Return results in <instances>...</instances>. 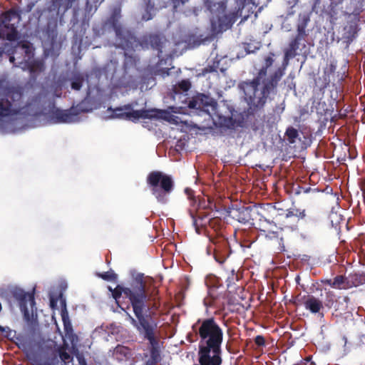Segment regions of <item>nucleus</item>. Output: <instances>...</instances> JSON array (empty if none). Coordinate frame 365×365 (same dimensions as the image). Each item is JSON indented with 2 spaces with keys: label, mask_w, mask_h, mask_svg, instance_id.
<instances>
[{
  "label": "nucleus",
  "mask_w": 365,
  "mask_h": 365,
  "mask_svg": "<svg viewBox=\"0 0 365 365\" xmlns=\"http://www.w3.org/2000/svg\"><path fill=\"white\" fill-rule=\"evenodd\" d=\"M115 353L127 357L130 354V349L126 346L118 345L115 349Z\"/></svg>",
  "instance_id": "37"
},
{
  "label": "nucleus",
  "mask_w": 365,
  "mask_h": 365,
  "mask_svg": "<svg viewBox=\"0 0 365 365\" xmlns=\"http://www.w3.org/2000/svg\"><path fill=\"white\" fill-rule=\"evenodd\" d=\"M146 182L158 202L165 204L175 186L172 177L161 171L155 170L148 175Z\"/></svg>",
  "instance_id": "7"
},
{
  "label": "nucleus",
  "mask_w": 365,
  "mask_h": 365,
  "mask_svg": "<svg viewBox=\"0 0 365 365\" xmlns=\"http://www.w3.org/2000/svg\"><path fill=\"white\" fill-rule=\"evenodd\" d=\"M73 108L68 110H62L53 107L49 112V118L54 123H67L74 120L77 113L72 112Z\"/></svg>",
  "instance_id": "16"
},
{
  "label": "nucleus",
  "mask_w": 365,
  "mask_h": 365,
  "mask_svg": "<svg viewBox=\"0 0 365 365\" xmlns=\"http://www.w3.org/2000/svg\"><path fill=\"white\" fill-rule=\"evenodd\" d=\"M300 42L293 38L289 43L288 47L284 50V57L283 65H287L289 59L294 58L297 55V51L299 48Z\"/></svg>",
  "instance_id": "22"
},
{
  "label": "nucleus",
  "mask_w": 365,
  "mask_h": 365,
  "mask_svg": "<svg viewBox=\"0 0 365 365\" xmlns=\"http://www.w3.org/2000/svg\"><path fill=\"white\" fill-rule=\"evenodd\" d=\"M199 205L193 208H189L188 212L192 220V225L197 233L200 232V229L205 227L210 221L209 215L202 211L198 210Z\"/></svg>",
  "instance_id": "18"
},
{
  "label": "nucleus",
  "mask_w": 365,
  "mask_h": 365,
  "mask_svg": "<svg viewBox=\"0 0 365 365\" xmlns=\"http://www.w3.org/2000/svg\"><path fill=\"white\" fill-rule=\"evenodd\" d=\"M283 215H284L286 218L296 217L298 220H303L304 222L312 220V217L307 215L306 210H300L297 207H290L286 210Z\"/></svg>",
  "instance_id": "21"
},
{
  "label": "nucleus",
  "mask_w": 365,
  "mask_h": 365,
  "mask_svg": "<svg viewBox=\"0 0 365 365\" xmlns=\"http://www.w3.org/2000/svg\"><path fill=\"white\" fill-rule=\"evenodd\" d=\"M264 58V65L259 70L252 80L241 81L238 88L244 93L245 101L247 104L248 115H255L261 112L271 93H274L279 81L284 74V67L278 68L269 77L267 70L274 63L273 53Z\"/></svg>",
  "instance_id": "1"
},
{
  "label": "nucleus",
  "mask_w": 365,
  "mask_h": 365,
  "mask_svg": "<svg viewBox=\"0 0 365 365\" xmlns=\"http://www.w3.org/2000/svg\"><path fill=\"white\" fill-rule=\"evenodd\" d=\"M365 284V275L358 273H351L346 276V287L348 289Z\"/></svg>",
  "instance_id": "24"
},
{
  "label": "nucleus",
  "mask_w": 365,
  "mask_h": 365,
  "mask_svg": "<svg viewBox=\"0 0 365 365\" xmlns=\"http://www.w3.org/2000/svg\"><path fill=\"white\" fill-rule=\"evenodd\" d=\"M215 71L214 66H208L203 69V73H211Z\"/></svg>",
  "instance_id": "46"
},
{
  "label": "nucleus",
  "mask_w": 365,
  "mask_h": 365,
  "mask_svg": "<svg viewBox=\"0 0 365 365\" xmlns=\"http://www.w3.org/2000/svg\"><path fill=\"white\" fill-rule=\"evenodd\" d=\"M198 361L199 364L195 365H221L222 359L221 356H211L210 353L198 349Z\"/></svg>",
  "instance_id": "19"
},
{
  "label": "nucleus",
  "mask_w": 365,
  "mask_h": 365,
  "mask_svg": "<svg viewBox=\"0 0 365 365\" xmlns=\"http://www.w3.org/2000/svg\"><path fill=\"white\" fill-rule=\"evenodd\" d=\"M338 298L335 293L331 290L325 292V301L324 302V309L326 307L329 309L334 308Z\"/></svg>",
  "instance_id": "26"
},
{
  "label": "nucleus",
  "mask_w": 365,
  "mask_h": 365,
  "mask_svg": "<svg viewBox=\"0 0 365 365\" xmlns=\"http://www.w3.org/2000/svg\"><path fill=\"white\" fill-rule=\"evenodd\" d=\"M285 137L289 144H294L299 137V132L294 127L289 126L285 131Z\"/></svg>",
  "instance_id": "30"
},
{
  "label": "nucleus",
  "mask_w": 365,
  "mask_h": 365,
  "mask_svg": "<svg viewBox=\"0 0 365 365\" xmlns=\"http://www.w3.org/2000/svg\"><path fill=\"white\" fill-rule=\"evenodd\" d=\"M17 365H23V364H17Z\"/></svg>",
  "instance_id": "52"
},
{
  "label": "nucleus",
  "mask_w": 365,
  "mask_h": 365,
  "mask_svg": "<svg viewBox=\"0 0 365 365\" xmlns=\"http://www.w3.org/2000/svg\"><path fill=\"white\" fill-rule=\"evenodd\" d=\"M104 0H96V2L100 1V4L103 2Z\"/></svg>",
  "instance_id": "50"
},
{
  "label": "nucleus",
  "mask_w": 365,
  "mask_h": 365,
  "mask_svg": "<svg viewBox=\"0 0 365 365\" xmlns=\"http://www.w3.org/2000/svg\"><path fill=\"white\" fill-rule=\"evenodd\" d=\"M9 61H10L11 63H14V62H15V58H14V56H11L9 57Z\"/></svg>",
  "instance_id": "47"
},
{
  "label": "nucleus",
  "mask_w": 365,
  "mask_h": 365,
  "mask_svg": "<svg viewBox=\"0 0 365 365\" xmlns=\"http://www.w3.org/2000/svg\"><path fill=\"white\" fill-rule=\"evenodd\" d=\"M294 365H316V364L311 360V358L308 357Z\"/></svg>",
  "instance_id": "43"
},
{
  "label": "nucleus",
  "mask_w": 365,
  "mask_h": 365,
  "mask_svg": "<svg viewBox=\"0 0 365 365\" xmlns=\"http://www.w3.org/2000/svg\"><path fill=\"white\" fill-rule=\"evenodd\" d=\"M205 304L207 307H219V305L217 304L216 299L211 296V299L208 301H205Z\"/></svg>",
  "instance_id": "42"
},
{
  "label": "nucleus",
  "mask_w": 365,
  "mask_h": 365,
  "mask_svg": "<svg viewBox=\"0 0 365 365\" xmlns=\"http://www.w3.org/2000/svg\"><path fill=\"white\" fill-rule=\"evenodd\" d=\"M311 191H314V190L312 189L310 187H302L299 185H294L292 188V192L296 195H300V194H307L310 192Z\"/></svg>",
  "instance_id": "33"
},
{
  "label": "nucleus",
  "mask_w": 365,
  "mask_h": 365,
  "mask_svg": "<svg viewBox=\"0 0 365 365\" xmlns=\"http://www.w3.org/2000/svg\"><path fill=\"white\" fill-rule=\"evenodd\" d=\"M255 343L256 344L257 346H263L265 345V339L263 336L262 335H257L255 338Z\"/></svg>",
  "instance_id": "39"
},
{
  "label": "nucleus",
  "mask_w": 365,
  "mask_h": 365,
  "mask_svg": "<svg viewBox=\"0 0 365 365\" xmlns=\"http://www.w3.org/2000/svg\"><path fill=\"white\" fill-rule=\"evenodd\" d=\"M237 215H236L237 220L241 223H248L251 220L250 210L249 207H242L238 210Z\"/></svg>",
  "instance_id": "27"
},
{
  "label": "nucleus",
  "mask_w": 365,
  "mask_h": 365,
  "mask_svg": "<svg viewBox=\"0 0 365 365\" xmlns=\"http://www.w3.org/2000/svg\"><path fill=\"white\" fill-rule=\"evenodd\" d=\"M309 20H310L309 16L308 15L304 14L302 17V19H301L300 22L298 24L297 26H303L304 28L306 29Z\"/></svg>",
  "instance_id": "41"
},
{
  "label": "nucleus",
  "mask_w": 365,
  "mask_h": 365,
  "mask_svg": "<svg viewBox=\"0 0 365 365\" xmlns=\"http://www.w3.org/2000/svg\"><path fill=\"white\" fill-rule=\"evenodd\" d=\"M12 295L19 302V307L24 317L26 320L30 319L31 314L33 313L35 307L34 291L26 292L21 289H16L12 292Z\"/></svg>",
  "instance_id": "13"
},
{
  "label": "nucleus",
  "mask_w": 365,
  "mask_h": 365,
  "mask_svg": "<svg viewBox=\"0 0 365 365\" xmlns=\"http://www.w3.org/2000/svg\"><path fill=\"white\" fill-rule=\"evenodd\" d=\"M237 5V11L230 14L226 13V4L225 2H220L217 4V9L215 12V16L212 17V21L215 22V19L218 24V26L221 29H227L232 26L236 21L239 15L242 16V11L245 5L252 4L254 0H236Z\"/></svg>",
  "instance_id": "9"
},
{
  "label": "nucleus",
  "mask_w": 365,
  "mask_h": 365,
  "mask_svg": "<svg viewBox=\"0 0 365 365\" xmlns=\"http://www.w3.org/2000/svg\"><path fill=\"white\" fill-rule=\"evenodd\" d=\"M97 276L103 279V280L110 282H115L118 278V275L115 273H114L113 270H110L102 273H98Z\"/></svg>",
  "instance_id": "32"
},
{
  "label": "nucleus",
  "mask_w": 365,
  "mask_h": 365,
  "mask_svg": "<svg viewBox=\"0 0 365 365\" xmlns=\"http://www.w3.org/2000/svg\"><path fill=\"white\" fill-rule=\"evenodd\" d=\"M115 112L114 116L116 118H125L127 120H132L133 121L142 119H159L163 118V112L160 110L157 109H141V110H133L130 112L123 113V108L119 107L113 110Z\"/></svg>",
  "instance_id": "12"
},
{
  "label": "nucleus",
  "mask_w": 365,
  "mask_h": 365,
  "mask_svg": "<svg viewBox=\"0 0 365 365\" xmlns=\"http://www.w3.org/2000/svg\"><path fill=\"white\" fill-rule=\"evenodd\" d=\"M185 193L186 194L188 200H190V207H191L190 208H193V207H196V205H197L198 204L197 203V200L194 195V191L191 188L186 187L185 189Z\"/></svg>",
  "instance_id": "35"
},
{
  "label": "nucleus",
  "mask_w": 365,
  "mask_h": 365,
  "mask_svg": "<svg viewBox=\"0 0 365 365\" xmlns=\"http://www.w3.org/2000/svg\"><path fill=\"white\" fill-rule=\"evenodd\" d=\"M350 302L351 299L349 296L339 297L337 302L334 307L336 315L341 316L344 313L345 314L346 312L351 314L349 312H348V305L350 304Z\"/></svg>",
  "instance_id": "23"
},
{
  "label": "nucleus",
  "mask_w": 365,
  "mask_h": 365,
  "mask_svg": "<svg viewBox=\"0 0 365 365\" xmlns=\"http://www.w3.org/2000/svg\"><path fill=\"white\" fill-rule=\"evenodd\" d=\"M31 6H29V9H28V11H31Z\"/></svg>",
  "instance_id": "51"
},
{
  "label": "nucleus",
  "mask_w": 365,
  "mask_h": 365,
  "mask_svg": "<svg viewBox=\"0 0 365 365\" xmlns=\"http://www.w3.org/2000/svg\"><path fill=\"white\" fill-rule=\"evenodd\" d=\"M17 346L24 353L31 365H54L59 357L66 362L70 354L52 340L18 339Z\"/></svg>",
  "instance_id": "3"
},
{
  "label": "nucleus",
  "mask_w": 365,
  "mask_h": 365,
  "mask_svg": "<svg viewBox=\"0 0 365 365\" xmlns=\"http://www.w3.org/2000/svg\"><path fill=\"white\" fill-rule=\"evenodd\" d=\"M84 365H86V364H84Z\"/></svg>",
  "instance_id": "53"
},
{
  "label": "nucleus",
  "mask_w": 365,
  "mask_h": 365,
  "mask_svg": "<svg viewBox=\"0 0 365 365\" xmlns=\"http://www.w3.org/2000/svg\"><path fill=\"white\" fill-rule=\"evenodd\" d=\"M61 315H62V320L63 322L65 329H67L68 325L70 326V322L68 319V314L66 312H63Z\"/></svg>",
  "instance_id": "44"
},
{
  "label": "nucleus",
  "mask_w": 365,
  "mask_h": 365,
  "mask_svg": "<svg viewBox=\"0 0 365 365\" xmlns=\"http://www.w3.org/2000/svg\"><path fill=\"white\" fill-rule=\"evenodd\" d=\"M357 33L356 26L351 25L349 26L348 34L349 35L346 37L349 41H352L355 37Z\"/></svg>",
  "instance_id": "38"
},
{
  "label": "nucleus",
  "mask_w": 365,
  "mask_h": 365,
  "mask_svg": "<svg viewBox=\"0 0 365 365\" xmlns=\"http://www.w3.org/2000/svg\"><path fill=\"white\" fill-rule=\"evenodd\" d=\"M4 53V50L3 48L0 47V57L2 56L3 53Z\"/></svg>",
  "instance_id": "49"
},
{
  "label": "nucleus",
  "mask_w": 365,
  "mask_h": 365,
  "mask_svg": "<svg viewBox=\"0 0 365 365\" xmlns=\"http://www.w3.org/2000/svg\"><path fill=\"white\" fill-rule=\"evenodd\" d=\"M84 82V78L81 74L74 75L71 79V88L75 91H79Z\"/></svg>",
  "instance_id": "31"
},
{
  "label": "nucleus",
  "mask_w": 365,
  "mask_h": 365,
  "mask_svg": "<svg viewBox=\"0 0 365 365\" xmlns=\"http://www.w3.org/2000/svg\"><path fill=\"white\" fill-rule=\"evenodd\" d=\"M336 68V63L334 61H331L329 64L324 68L323 75V88H327L331 83V76L335 73Z\"/></svg>",
  "instance_id": "25"
},
{
  "label": "nucleus",
  "mask_w": 365,
  "mask_h": 365,
  "mask_svg": "<svg viewBox=\"0 0 365 365\" xmlns=\"http://www.w3.org/2000/svg\"><path fill=\"white\" fill-rule=\"evenodd\" d=\"M58 299L53 297H51L50 298V306L51 308L54 309L57 306Z\"/></svg>",
  "instance_id": "45"
},
{
  "label": "nucleus",
  "mask_w": 365,
  "mask_h": 365,
  "mask_svg": "<svg viewBox=\"0 0 365 365\" xmlns=\"http://www.w3.org/2000/svg\"><path fill=\"white\" fill-rule=\"evenodd\" d=\"M307 36L306 29L303 26H297V34L294 38L301 42V41L305 39Z\"/></svg>",
  "instance_id": "36"
},
{
  "label": "nucleus",
  "mask_w": 365,
  "mask_h": 365,
  "mask_svg": "<svg viewBox=\"0 0 365 365\" xmlns=\"http://www.w3.org/2000/svg\"><path fill=\"white\" fill-rule=\"evenodd\" d=\"M188 108L202 110L208 113L216 125L226 128H232L235 126V120L232 116H224L218 111L217 101L210 96L199 93L193 96L187 103Z\"/></svg>",
  "instance_id": "5"
},
{
  "label": "nucleus",
  "mask_w": 365,
  "mask_h": 365,
  "mask_svg": "<svg viewBox=\"0 0 365 365\" xmlns=\"http://www.w3.org/2000/svg\"><path fill=\"white\" fill-rule=\"evenodd\" d=\"M192 329L199 335V350L222 355L221 346L223 341V331L214 317L199 319L192 325Z\"/></svg>",
  "instance_id": "4"
},
{
  "label": "nucleus",
  "mask_w": 365,
  "mask_h": 365,
  "mask_svg": "<svg viewBox=\"0 0 365 365\" xmlns=\"http://www.w3.org/2000/svg\"><path fill=\"white\" fill-rule=\"evenodd\" d=\"M210 241L212 246L210 245L209 249H213L215 259L219 264H223L232 252L227 239L224 236H216L210 238Z\"/></svg>",
  "instance_id": "14"
},
{
  "label": "nucleus",
  "mask_w": 365,
  "mask_h": 365,
  "mask_svg": "<svg viewBox=\"0 0 365 365\" xmlns=\"http://www.w3.org/2000/svg\"><path fill=\"white\" fill-rule=\"evenodd\" d=\"M341 339L344 342V345H345L346 344V342H347V339H346V336H343L341 337Z\"/></svg>",
  "instance_id": "48"
},
{
  "label": "nucleus",
  "mask_w": 365,
  "mask_h": 365,
  "mask_svg": "<svg viewBox=\"0 0 365 365\" xmlns=\"http://www.w3.org/2000/svg\"><path fill=\"white\" fill-rule=\"evenodd\" d=\"M158 323L155 319L135 327L139 334L150 344V359L145 365H157L161 359L159 340L155 335Z\"/></svg>",
  "instance_id": "8"
},
{
  "label": "nucleus",
  "mask_w": 365,
  "mask_h": 365,
  "mask_svg": "<svg viewBox=\"0 0 365 365\" xmlns=\"http://www.w3.org/2000/svg\"><path fill=\"white\" fill-rule=\"evenodd\" d=\"M97 9V6L96 5L94 7L93 5L90 3L88 0H87L86 3L85 10L88 14H91L93 12H95Z\"/></svg>",
  "instance_id": "40"
},
{
  "label": "nucleus",
  "mask_w": 365,
  "mask_h": 365,
  "mask_svg": "<svg viewBox=\"0 0 365 365\" xmlns=\"http://www.w3.org/2000/svg\"><path fill=\"white\" fill-rule=\"evenodd\" d=\"M23 106V90L19 87H7L0 93V128L8 118L19 114Z\"/></svg>",
  "instance_id": "6"
},
{
  "label": "nucleus",
  "mask_w": 365,
  "mask_h": 365,
  "mask_svg": "<svg viewBox=\"0 0 365 365\" xmlns=\"http://www.w3.org/2000/svg\"><path fill=\"white\" fill-rule=\"evenodd\" d=\"M108 289L111 292L112 296L118 307L123 310L124 308L118 302L122 294H124L125 297L129 299L135 318L133 317L130 314H128V317L130 324L135 328L154 319V312L151 309H156L158 307L155 302L152 305L148 303L150 297L146 291L145 282L143 281V274L138 275L130 287L117 285L115 289L108 287Z\"/></svg>",
  "instance_id": "2"
},
{
  "label": "nucleus",
  "mask_w": 365,
  "mask_h": 365,
  "mask_svg": "<svg viewBox=\"0 0 365 365\" xmlns=\"http://www.w3.org/2000/svg\"><path fill=\"white\" fill-rule=\"evenodd\" d=\"M124 55L123 69L124 72L128 73L130 69L136 68L137 61L135 57L128 55L126 53H125Z\"/></svg>",
  "instance_id": "28"
},
{
  "label": "nucleus",
  "mask_w": 365,
  "mask_h": 365,
  "mask_svg": "<svg viewBox=\"0 0 365 365\" xmlns=\"http://www.w3.org/2000/svg\"><path fill=\"white\" fill-rule=\"evenodd\" d=\"M0 23V39H6L9 41H16L20 38L19 33L14 24H10L12 19H16L17 22L21 19L19 12L11 9L1 16Z\"/></svg>",
  "instance_id": "10"
},
{
  "label": "nucleus",
  "mask_w": 365,
  "mask_h": 365,
  "mask_svg": "<svg viewBox=\"0 0 365 365\" xmlns=\"http://www.w3.org/2000/svg\"><path fill=\"white\" fill-rule=\"evenodd\" d=\"M140 45L143 48H152L158 51V56H160L163 53V39L158 34L144 35L140 40Z\"/></svg>",
  "instance_id": "17"
},
{
  "label": "nucleus",
  "mask_w": 365,
  "mask_h": 365,
  "mask_svg": "<svg viewBox=\"0 0 365 365\" xmlns=\"http://www.w3.org/2000/svg\"><path fill=\"white\" fill-rule=\"evenodd\" d=\"M191 88V82L189 79H183L174 86V92H187Z\"/></svg>",
  "instance_id": "29"
},
{
  "label": "nucleus",
  "mask_w": 365,
  "mask_h": 365,
  "mask_svg": "<svg viewBox=\"0 0 365 365\" xmlns=\"http://www.w3.org/2000/svg\"><path fill=\"white\" fill-rule=\"evenodd\" d=\"M259 231L261 232L262 235H264L266 238H268L269 240L279 238V232L277 231L271 230L265 227H259Z\"/></svg>",
  "instance_id": "34"
},
{
  "label": "nucleus",
  "mask_w": 365,
  "mask_h": 365,
  "mask_svg": "<svg viewBox=\"0 0 365 365\" xmlns=\"http://www.w3.org/2000/svg\"><path fill=\"white\" fill-rule=\"evenodd\" d=\"M321 283L336 289H348L346 287V276L342 274L336 275L333 279H322Z\"/></svg>",
  "instance_id": "20"
},
{
  "label": "nucleus",
  "mask_w": 365,
  "mask_h": 365,
  "mask_svg": "<svg viewBox=\"0 0 365 365\" xmlns=\"http://www.w3.org/2000/svg\"><path fill=\"white\" fill-rule=\"evenodd\" d=\"M301 301L305 309L311 314L324 317V302L322 299L312 294H307L303 296Z\"/></svg>",
  "instance_id": "15"
},
{
  "label": "nucleus",
  "mask_w": 365,
  "mask_h": 365,
  "mask_svg": "<svg viewBox=\"0 0 365 365\" xmlns=\"http://www.w3.org/2000/svg\"><path fill=\"white\" fill-rule=\"evenodd\" d=\"M111 25L115 33V38L118 43L116 46L123 50L132 49L133 44L136 42L133 34L124 27L115 16L111 18Z\"/></svg>",
  "instance_id": "11"
}]
</instances>
